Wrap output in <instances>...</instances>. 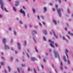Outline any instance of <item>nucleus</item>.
Listing matches in <instances>:
<instances>
[{
    "label": "nucleus",
    "mask_w": 73,
    "mask_h": 73,
    "mask_svg": "<svg viewBox=\"0 0 73 73\" xmlns=\"http://www.w3.org/2000/svg\"><path fill=\"white\" fill-rule=\"evenodd\" d=\"M57 11L58 13L59 14V16L61 17V11H63V9H62V8L58 9H57Z\"/></svg>",
    "instance_id": "2"
},
{
    "label": "nucleus",
    "mask_w": 73,
    "mask_h": 73,
    "mask_svg": "<svg viewBox=\"0 0 73 73\" xmlns=\"http://www.w3.org/2000/svg\"><path fill=\"white\" fill-rule=\"evenodd\" d=\"M68 34H70V35H71V36H73V34L70 33V31H68Z\"/></svg>",
    "instance_id": "19"
},
{
    "label": "nucleus",
    "mask_w": 73,
    "mask_h": 73,
    "mask_svg": "<svg viewBox=\"0 0 73 73\" xmlns=\"http://www.w3.org/2000/svg\"><path fill=\"white\" fill-rule=\"evenodd\" d=\"M20 23L21 24H22V22L21 21H20Z\"/></svg>",
    "instance_id": "44"
},
{
    "label": "nucleus",
    "mask_w": 73,
    "mask_h": 73,
    "mask_svg": "<svg viewBox=\"0 0 73 73\" xmlns=\"http://www.w3.org/2000/svg\"><path fill=\"white\" fill-rule=\"evenodd\" d=\"M11 49H12V50H14V48H13V47H12L11 48Z\"/></svg>",
    "instance_id": "60"
},
{
    "label": "nucleus",
    "mask_w": 73,
    "mask_h": 73,
    "mask_svg": "<svg viewBox=\"0 0 73 73\" xmlns=\"http://www.w3.org/2000/svg\"><path fill=\"white\" fill-rule=\"evenodd\" d=\"M14 32L15 35H16V31H14Z\"/></svg>",
    "instance_id": "48"
},
{
    "label": "nucleus",
    "mask_w": 73,
    "mask_h": 73,
    "mask_svg": "<svg viewBox=\"0 0 73 73\" xmlns=\"http://www.w3.org/2000/svg\"><path fill=\"white\" fill-rule=\"evenodd\" d=\"M53 22L54 23V24L55 25H57V23L56 22V20L53 19Z\"/></svg>",
    "instance_id": "15"
},
{
    "label": "nucleus",
    "mask_w": 73,
    "mask_h": 73,
    "mask_svg": "<svg viewBox=\"0 0 73 73\" xmlns=\"http://www.w3.org/2000/svg\"><path fill=\"white\" fill-rule=\"evenodd\" d=\"M60 68L61 70H63L64 68H63V67L62 66H61L60 67Z\"/></svg>",
    "instance_id": "32"
},
{
    "label": "nucleus",
    "mask_w": 73,
    "mask_h": 73,
    "mask_svg": "<svg viewBox=\"0 0 73 73\" xmlns=\"http://www.w3.org/2000/svg\"><path fill=\"white\" fill-rule=\"evenodd\" d=\"M31 59L33 61H37V59L35 58L32 57L31 58Z\"/></svg>",
    "instance_id": "8"
},
{
    "label": "nucleus",
    "mask_w": 73,
    "mask_h": 73,
    "mask_svg": "<svg viewBox=\"0 0 73 73\" xmlns=\"http://www.w3.org/2000/svg\"><path fill=\"white\" fill-rule=\"evenodd\" d=\"M37 70H39V68H38V67H37Z\"/></svg>",
    "instance_id": "59"
},
{
    "label": "nucleus",
    "mask_w": 73,
    "mask_h": 73,
    "mask_svg": "<svg viewBox=\"0 0 73 73\" xmlns=\"http://www.w3.org/2000/svg\"><path fill=\"white\" fill-rule=\"evenodd\" d=\"M3 42L4 44H5V42H6V41H7L6 40V39H5V38H3Z\"/></svg>",
    "instance_id": "13"
},
{
    "label": "nucleus",
    "mask_w": 73,
    "mask_h": 73,
    "mask_svg": "<svg viewBox=\"0 0 73 73\" xmlns=\"http://www.w3.org/2000/svg\"><path fill=\"white\" fill-rule=\"evenodd\" d=\"M66 55L67 56V57H68V58H69V57H68V54H66Z\"/></svg>",
    "instance_id": "55"
},
{
    "label": "nucleus",
    "mask_w": 73,
    "mask_h": 73,
    "mask_svg": "<svg viewBox=\"0 0 73 73\" xmlns=\"http://www.w3.org/2000/svg\"><path fill=\"white\" fill-rule=\"evenodd\" d=\"M1 65H4L5 64V63L4 62H1Z\"/></svg>",
    "instance_id": "20"
},
{
    "label": "nucleus",
    "mask_w": 73,
    "mask_h": 73,
    "mask_svg": "<svg viewBox=\"0 0 73 73\" xmlns=\"http://www.w3.org/2000/svg\"><path fill=\"white\" fill-rule=\"evenodd\" d=\"M42 23H43V24L44 25H45V22H42Z\"/></svg>",
    "instance_id": "58"
},
{
    "label": "nucleus",
    "mask_w": 73,
    "mask_h": 73,
    "mask_svg": "<svg viewBox=\"0 0 73 73\" xmlns=\"http://www.w3.org/2000/svg\"><path fill=\"white\" fill-rule=\"evenodd\" d=\"M39 25H40V26H42V25L41 24V23H39Z\"/></svg>",
    "instance_id": "50"
},
{
    "label": "nucleus",
    "mask_w": 73,
    "mask_h": 73,
    "mask_svg": "<svg viewBox=\"0 0 73 73\" xmlns=\"http://www.w3.org/2000/svg\"><path fill=\"white\" fill-rule=\"evenodd\" d=\"M65 51L66 53H68V50L67 49H66L65 50Z\"/></svg>",
    "instance_id": "23"
},
{
    "label": "nucleus",
    "mask_w": 73,
    "mask_h": 73,
    "mask_svg": "<svg viewBox=\"0 0 73 73\" xmlns=\"http://www.w3.org/2000/svg\"><path fill=\"white\" fill-rule=\"evenodd\" d=\"M43 32L45 35H47V31H46V30H44L43 31Z\"/></svg>",
    "instance_id": "12"
},
{
    "label": "nucleus",
    "mask_w": 73,
    "mask_h": 73,
    "mask_svg": "<svg viewBox=\"0 0 73 73\" xmlns=\"http://www.w3.org/2000/svg\"><path fill=\"white\" fill-rule=\"evenodd\" d=\"M43 38L44 41H46V38H45V36L43 37Z\"/></svg>",
    "instance_id": "22"
},
{
    "label": "nucleus",
    "mask_w": 73,
    "mask_h": 73,
    "mask_svg": "<svg viewBox=\"0 0 73 73\" xmlns=\"http://www.w3.org/2000/svg\"><path fill=\"white\" fill-rule=\"evenodd\" d=\"M53 11H55V9H54V8H53Z\"/></svg>",
    "instance_id": "51"
},
{
    "label": "nucleus",
    "mask_w": 73,
    "mask_h": 73,
    "mask_svg": "<svg viewBox=\"0 0 73 73\" xmlns=\"http://www.w3.org/2000/svg\"><path fill=\"white\" fill-rule=\"evenodd\" d=\"M8 69L9 71L11 72V68H10V67H9V66H8Z\"/></svg>",
    "instance_id": "18"
},
{
    "label": "nucleus",
    "mask_w": 73,
    "mask_h": 73,
    "mask_svg": "<svg viewBox=\"0 0 73 73\" xmlns=\"http://www.w3.org/2000/svg\"><path fill=\"white\" fill-rule=\"evenodd\" d=\"M43 12L44 13H45L47 11V9H46V7H44L43 8Z\"/></svg>",
    "instance_id": "10"
},
{
    "label": "nucleus",
    "mask_w": 73,
    "mask_h": 73,
    "mask_svg": "<svg viewBox=\"0 0 73 73\" xmlns=\"http://www.w3.org/2000/svg\"><path fill=\"white\" fill-rule=\"evenodd\" d=\"M52 32H53V33H54V35L55 37H56V38H58V36H57L56 35V34L55 33V32L53 31V30H52Z\"/></svg>",
    "instance_id": "11"
},
{
    "label": "nucleus",
    "mask_w": 73,
    "mask_h": 73,
    "mask_svg": "<svg viewBox=\"0 0 73 73\" xmlns=\"http://www.w3.org/2000/svg\"><path fill=\"white\" fill-rule=\"evenodd\" d=\"M40 17H41L42 19H44V16H43L41 15Z\"/></svg>",
    "instance_id": "31"
},
{
    "label": "nucleus",
    "mask_w": 73,
    "mask_h": 73,
    "mask_svg": "<svg viewBox=\"0 0 73 73\" xmlns=\"http://www.w3.org/2000/svg\"><path fill=\"white\" fill-rule=\"evenodd\" d=\"M68 63L69 64H70V61L69 60H68Z\"/></svg>",
    "instance_id": "56"
},
{
    "label": "nucleus",
    "mask_w": 73,
    "mask_h": 73,
    "mask_svg": "<svg viewBox=\"0 0 73 73\" xmlns=\"http://www.w3.org/2000/svg\"><path fill=\"white\" fill-rule=\"evenodd\" d=\"M65 30H66V31H67V28H65Z\"/></svg>",
    "instance_id": "64"
},
{
    "label": "nucleus",
    "mask_w": 73,
    "mask_h": 73,
    "mask_svg": "<svg viewBox=\"0 0 73 73\" xmlns=\"http://www.w3.org/2000/svg\"><path fill=\"white\" fill-rule=\"evenodd\" d=\"M13 9L14 11H16V8H15V7H13Z\"/></svg>",
    "instance_id": "24"
},
{
    "label": "nucleus",
    "mask_w": 73,
    "mask_h": 73,
    "mask_svg": "<svg viewBox=\"0 0 73 73\" xmlns=\"http://www.w3.org/2000/svg\"><path fill=\"white\" fill-rule=\"evenodd\" d=\"M37 17L39 20H40V16H39L38 15Z\"/></svg>",
    "instance_id": "35"
},
{
    "label": "nucleus",
    "mask_w": 73,
    "mask_h": 73,
    "mask_svg": "<svg viewBox=\"0 0 73 73\" xmlns=\"http://www.w3.org/2000/svg\"><path fill=\"white\" fill-rule=\"evenodd\" d=\"M10 60L11 61H12L13 60V57H11L10 59Z\"/></svg>",
    "instance_id": "17"
},
{
    "label": "nucleus",
    "mask_w": 73,
    "mask_h": 73,
    "mask_svg": "<svg viewBox=\"0 0 73 73\" xmlns=\"http://www.w3.org/2000/svg\"><path fill=\"white\" fill-rule=\"evenodd\" d=\"M63 59L64 60V62H66V58H65V57L63 56Z\"/></svg>",
    "instance_id": "16"
},
{
    "label": "nucleus",
    "mask_w": 73,
    "mask_h": 73,
    "mask_svg": "<svg viewBox=\"0 0 73 73\" xmlns=\"http://www.w3.org/2000/svg\"><path fill=\"white\" fill-rule=\"evenodd\" d=\"M41 67L42 69H44V66L42 64L41 65Z\"/></svg>",
    "instance_id": "34"
},
{
    "label": "nucleus",
    "mask_w": 73,
    "mask_h": 73,
    "mask_svg": "<svg viewBox=\"0 0 73 73\" xmlns=\"http://www.w3.org/2000/svg\"><path fill=\"white\" fill-rule=\"evenodd\" d=\"M2 58L3 59V60H5V58H4L3 57H2Z\"/></svg>",
    "instance_id": "53"
},
{
    "label": "nucleus",
    "mask_w": 73,
    "mask_h": 73,
    "mask_svg": "<svg viewBox=\"0 0 73 73\" xmlns=\"http://www.w3.org/2000/svg\"><path fill=\"white\" fill-rule=\"evenodd\" d=\"M12 42H13V40H11V43H12Z\"/></svg>",
    "instance_id": "63"
},
{
    "label": "nucleus",
    "mask_w": 73,
    "mask_h": 73,
    "mask_svg": "<svg viewBox=\"0 0 73 73\" xmlns=\"http://www.w3.org/2000/svg\"><path fill=\"white\" fill-rule=\"evenodd\" d=\"M22 66H25L26 65L25 64H22Z\"/></svg>",
    "instance_id": "30"
},
{
    "label": "nucleus",
    "mask_w": 73,
    "mask_h": 73,
    "mask_svg": "<svg viewBox=\"0 0 73 73\" xmlns=\"http://www.w3.org/2000/svg\"><path fill=\"white\" fill-rule=\"evenodd\" d=\"M17 44L18 45V49H21V44H20V43L18 42L17 43Z\"/></svg>",
    "instance_id": "6"
},
{
    "label": "nucleus",
    "mask_w": 73,
    "mask_h": 73,
    "mask_svg": "<svg viewBox=\"0 0 73 73\" xmlns=\"http://www.w3.org/2000/svg\"><path fill=\"white\" fill-rule=\"evenodd\" d=\"M15 53L16 54H17V51H15Z\"/></svg>",
    "instance_id": "62"
},
{
    "label": "nucleus",
    "mask_w": 73,
    "mask_h": 73,
    "mask_svg": "<svg viewBox=\"0 0 73 73\" xmlns=\"http://www.w3.org/2000/svg\"><path fill=\"white\" fill-rule=\"evenodd\" d=\"M23 8L25 9H26V8H25V6H23Z\"/></svg>",
    "instance_id": "46"
},
{
    "label": "nucleus",
    "mask_w": 73,
    "mask_h": 73,
    "mask_svg": "<svg viewBox=\"0 0 73 73\" xmlns=\"http://www.w3.org/2000/svg\"><path fill=\"white\" fill-rule=\"evenodd\" d=\"M55 45L56 47H58V44H57V43H55Z\"/></svg>",
    "instance_id": "21"
},
{
    "label": "nucleus",
    "mask_w": 73,
    "mask_h": 73,
    "mask_svg": "<svg viewBox=\"0 0 73 73\" xmlns=\"http://www.w3.org/2000/svg\"><path fill=\"white\" fill-rule=\"evenodd\" d=\"M43 61H44V62H46V60H45V59H43Z\"/></svg>",
    "instance_id": "43"
},
{
    "label": "nucleus",
    "mask_w": 73,
    "mask_h": 73,
    "mask_svg": "<svg viewBox=\"0 0 73 73\" xmlns=\"http://www.w3.org/2000/svg\"><path fill=\"white\" fill-rule=\"evenodd\" d=\"M54 53L55 54V55L56 57H57V56L58 55V57H59V58H60V56H59V54H58V52L56 51H54Z\"/></svg>",
    "instance_id": "4"
},
{
    "label": "nucleus",
    "mask_w": 73,
    "mask_h": 73,
    "mask_svg": "<svg viewBox=\"0 0 73 73\" xmlns=\"http://www.w3.org/2000/svg\"><path fill=\"white\" fill-rule=\"evenodd\" d=\"M0 4L1 5V8L3 10H4V9L5 10V11L7 12H8V11L7 10V9L5 8V7L4 8H3V6H4V3H3V1H2V0H0Z\"/></svg>",
    "instance_id": "1"
},
{
    "label": "nucleus",
    "mask_w": 73,
    "mask_h": 73,
    "mask_svg": "<svg viewBox=\"0 0 73 73\" xmlns=\"http://www.w3.org/2000/svg\"><path fill=\"white\" fill-rule=\"evenodd\" d=\"M5 73H7V71L6 70H5Z\"/></svg>",
    "instance_id": "61"
},
{
    "label": "nucleus",
    "mask_w": 73,
    "mask_h": 73,
    "mask_svg": "<svg viewBox=\"0 0 73 73\" xmlns=\"http://www.w3.org/2000/svg\"><path fill=\"white\" fill-rule=\"evenodd\" d=\"M33 13H35L36 12V11H35V9H34V8H33Z\"/></svg>",
    "instance_id": "27"
},
{
    "label": "nucleus",
    "mask_w": 73,
    "mask_h": 73,
    "mask_svg": "<svg viewBox=\"0 0 73 73\" xmlns=\"http://www.w3.org/2000/svg\"><path fill=\"white\" fill-rule=\"evenodd\" d=\"M33 39H34V40L35 41V42H37L36 41V40H35V38H33Z\"/></svg>",
    "instance_id": "47"
},
{
    "label": "nucleus",
    "mask_w": 73,
    "mask_h": 73,
    "mask_svg": "<svg viewBox=\"0 0 73 73\" xmlns=\"http://www.w3.org/2000/svg\"><path fill=\"white\" fill-rule=\"evenodd\" d=\"M67 10H68V13H70V10L69 9H68Z\"/></svg>",
    "instance_id": "26"
},
{
    "label": "nucleus",
    "mask_w": 73,
    "mask_h": 73,
    "mask_svg": "<svg viewBox=\"0 0 73 73\" xmlns=\"http://www.w3.org/2000/svg\"><path fill=\"white\" fill-rule=\"evenodd\" d=\"M1 17H2V15L0 14V18H1Z\"/></svg>",
    "instance_id": "57"
},
{
    "label": "nucleus",
    "mask_w": 73,
    "mask_h": 73,
    "mask_svg": "<svg viewBox=\"0 0 73 73\" xmlns=\"http://www.w3.org/2000/svg\"><path fill=\"white\" fill-rule=\"evenodd\" d=\"M35 51L36 52H38V51L37 50V48H36V47H35Z\"/></svg>",
    "instance_id": "25"
},
{
    "label": "nucleus",
    "mask_w": 73,
    "mask_h": 73,
    "mask_svg": "<svg viewBox=\"0 0 73 73\" xmlns=\"http://www.w3.org/2000/svg\"><path fill=\"white\" fill-rule=\"evenodd\" d=\"M34 71L35 72V73H37V72H36V70H35V69L34 68Z\"/></svg>",
    "instance_id": "36"
},
{
    "label": "nucleus",
    "mask_w": 73,
    "mask_h": 73,
    "mask_svg": "<svg viewBox=\"0 0 73 73\" xmlns=\"http://www.w3.org/2000/svg\"><path fill=\"white\" fill-rule=\"evenodd\" d=\"M63 40H66V39H65V37L64 36H63Z\"/></svg>",
    "instance_id": "29"
},
{
    "label": "nucleus",
    "mask_w": 73,
    "mask_h": 73,
    "mask_svg": "<svg viewBox=\"0 0 73 73\" xmlns=\"http://www.w3.org/2000/svg\"><path fill=\"white\" fill-rule=\"evenodd\" d=\"M20 12L21 13H23L24 15V16H25V12L24 11H23V9H21V10H19Z\"/></svg>",
    "instance_id": "5"
},
{
    "label": "nucleus",
    "mask_w": 73,
    "mask_h": 73,
    "mask_svg": "<svg viewBox=\"0 0 73 73\" xmlns=\"http://www.w3.org/2000/svg\"><path fill=\"white\" fill-rule=\"evenodd\" d=\"M67 37H68L69 38V39H70V37H69L68 36V35H66Z\"/></svg>",
    "instance_id": "37"
},
{
    "label": "nucleus",
    "mask_w": 73,
    "mask_h": 73,
    "mask_svg": "<svg viewBox=\"0 0 73 73\" xmlns=\"http://www.w3.org/2000/svg\"><path fill=\"white\" fill-rule=\"evenodd\" d=\"M27 52H29V49H27Z\"/></svg>",
    "instance_id": "40"
},
{
    "label": "nucleus",
    "mask_w": 73,
    "mask_h": 73,
    "mask_svg": "<svg viewBox=\"0 0 73 73\" xmlns=\"http://www.w3.org/2000/svg\"><path fill=\"white\" fill-rule=\"evenodd\" d=\"M33 35H35V34H37V32L35 31H33Z\"/></svg>",
    "instance_id": "14"
},
{
    "label": "nucleus",
    "mask_w": 73,
    "mask_h": 73,
    "mask_svg": "<svg viewBox=\"0 0 73 73\" xmlns=\"http://www.w3.org/2000/svg\"><path fill=\"white\" fill-rule=\"evenodd\" d=\"M9 29L10 31H11L12 30V29L11 28H9Z\"/></svg>",
    "instance_id": "49"
},
{
    "label": "nucleus",
    "mask_w": 73,
    "mask_h": 73,
    "mask_svg": "<svg viewBox=\"0 0 73 73\" xmlns=\"http://www.w3.org/2000/svg\"><path fill=\"white\" fill-rule=\"evenodd\" d=\"M25 28L26 29H27V26L26 25H25Z\"/></svg>",
    "instance_id": "54"
},
{
    "label": "nucleus",
    "mask_w": 73,
    "mask_h": 73,
    "mask_svg": "<svg viewBox=\"0 0 73 73\" xmlns=\"http://www.w3.org/2000/svg\"><path fill=\"white\" fill-rule=\"evenodd\" d=\"M48 42H50V45L51 46V47H52V48H54V46L53 45V44H54V41H52V40L50 39H49L48 40Z\"/></svg>",
    "instance_id": "3"
},
{
    "label": "nucleus",
    "mask_w": 73,
    "mask_h": 73,
    "mask_svg": "<svg viewBox=\"0 0 73 73\" xmlns=\"http://www.w3.org/2000/svg\"><path fill=\"white\" fill-rule=\"evenodd\" d=\"M49 4H50V5H52V3H50Z\"/></svg>",
    "instance_id": "52"
},
{
    "label": "nucleus",
    "mask_w": 73,
    "mask_h": 73,
    "mask_svg": "<svg viewBox=\"0 0 73 73\" xmlns=\"http://www.w3.org/2000/svg\"><path fill=\"white\" fill-rule=\"evenodd\" d=\"M5 49H9L10 48L8 46L5 44Z\"/></svg>",
    "instance_id": "7"
},
{
    "label": "nucleus",
    "mask_w": 73,
    "mask_h": 73,
    "mask_svg": "<svg viewBox=\"0 0 73 73\" xmlns=\"http://www.w3.org/2000/svg\"><path fill=\"white\" fill-rule=\"evenodd\" d=\"M56 8H58V5L57 4H56Z\"/></svg>",
    "instance_id": "38"
},
{
    "label": "nucleus",
    "mask_w": 73,
    "mask_h": 73,
    "mask_svg": "<svg viewBox=\"0 0 73 73\" xmlns=\"http://www.w3.org/2000/svg\"><path fill=\"white\" fill-rule=\"evenodd\" d=\"M59 1L60 3H61V0H59Z\"/></svg>",
    "instance_id": "45"
},
{
    "label": "nucleus",
    "mask_w": 73,
    "mask_h": 73,
    "mask_svg": "<svg viewBox=\"0 0 73 73\" xmlns=\"http://www.w3.org/2000/svg\"><path fill=\"white\" fill-rule=\"evenodd\" d=\"M19 3H20V1L17 0L15 2V5L16 6H17L19 4Z\"/></svg>",
    "instance_id": "9"
},
{
    "label": "nucleus",
    "mask_w": 73,
    "mask_h": 73,
    "mask_svg": "<svg viewBox=\"0 0 73 73\" xmlns=\"http://www.w3.org/2000/svg\"><path fill=\"white\" fill-rule=\"evenodd\" d=\"M27 55L28 57V58H29V54H27Z\"/></svg>",
    "instance_id": "39"
},
{
    "label": "nucleus",
    "mask_w": 73,
    "mask_h": 73,
    "mask_svg": "<svg viewBox=\"0 0 73 73\" xmlns=\"http://www.w3.org/2000/svg\"><path fill=\"white\" fill-rule=\"evenodd\" d=\"M17 69L19 73H20V70H19V68H18Z\"/></svg>",
    "instance_id": "42"
},
{
    "label": "nucleus",
    "mask_w": 73,
    "mask_h": 73,
    "mask_svg": "<svg viewBox=\"0 0 73 73\" xmlns=\"http://www.w3.org/2000/svg\"><path fill=\"white\" fill-rule=\"evenodd\" d=\"M60 65L62 66H63V64H62V62H61L60 63Z\"/></svg>",
    "instance_id": "33"
},
{
    "label": "nucleus",
    "mask_w": 73,
    "mask_h": 73,
    "mask_svg": "<svg viewBox=\"0 0 73 73\" xmlns=\"http://www.w3.org/2000/svg\"><path fill=\"white\" fill-rule=\"evenodd\" d=\"M28 71H29V72H30V69H29V68H28Z\"/></svg>",
    "instance_id": "41"
},
{
    "label": "nucleus",
    "mask_w": 73,
    "mask_h": 73,
    "mask_svg": "<svg viewBox=\"0 0 73 73\" xmlns=\"http://www.w3.org/2000/svg\"><path fill=\"white\" fill-rule=\"evenodd\" d=\"M24 43H25V46L26 45H27V41L25 40V41Z\"/></svg>",
    "instance_id": "28"
}]
</instances>
